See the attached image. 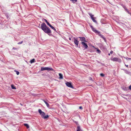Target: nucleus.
<instances>
[{"label":"nucleus","mask_w":131,"mask_h":131,"mask_svg":"<svg viewBox=\"0 0 131 131\" xmlns=\"http://www.w3.org/2000/svg\"><path fill=\"white\" fill-rule=\"evenodd\" d=\"M41 29L46 33H49L51 32V30L48 27L46 26L45 23H42L41 25Z\"/></svg>","instance_id":"f257e3e1"},{"label":"nucleus","mask_w":131,"mask_h":131,"mask_svg":"<svg viewBox=\"0 0 131 131\" xmlns=\"http://www.w3.org/2000/svg\"><path fill=\"white\" fill-rule=\"evenodd\" d=\"M38 112L40 113V115H41V117L44 119H45L48 118L49 116L48 115H46L45 116V113L43 112L40 109H39Z\"/></svg>","instance_id":"f03ea898"},{"label":"nucleus","mask_w":131,"mask_h":131,"mask_svg":"<svg viewBox=\"0 0 131 131\" xmlns=\"http://www.w3.org/2000/svg\"><path fill=\"white\" fill-rule=\"evenodd\" d=\"M111 59L113 61L118 62L119 63H121V60L120 59L116 57L111 58Z\"/></svg>","instance_id":"7ed1b4c3"},{"label":"nucleus","mask_w":131,"mask_h":131,"mask_svg":"<svg viewBox=\"0 0 131 131\" xmlns=\"http://www.w3.org/2000/svg\"><path fill=\"white\" fill-rule=\"evenodd\" d=\"M41 71H43L44 70H47L48 71H53V69L51 68H49L48 67H41Z\"/></svg>","instance_id":"20e7f679"},{"label":"nucleus","mask_w":131,"mask_h":131,"mask_svg":"<svg viewBox=\"0 0 131 131\" xmlns=\"http://www.w3.org/2000/svg\"><path fill=\"white\" fill-rule=\"evenodd\" d=\"M81 44L83 45V46L84 47L85 49H86L88 48V46L86 43L85 42H81Z\"/></svg>","instance_id":"39448f33"},{"label":"nucleus","mask_w":131,"mask_h":131,"mask_svg":"<svg viewBox=\"0 0 131 131\" xmlns=\"http://www.w3.org/2000/svg\"><path fill=\"white\" fill-rule=\"evenodd\" d=\"M66 85L68 87L71 88H73V86L72 85L71 83L67 82L66 83Z\"/></svg>","instance_id":"423d86ee"},{"label":"nucleus","mask_w":131,"mask_h":131,"mask_svg":"<svg viewBox=\"0 0 131 131\" xmlns=\"http://www.w3.org/2000/svg\"><path fill=\"white\" fill-rule=\"evenodd\" d=\"M90 27L92 30L95 33H97L99 32L98 31L96 30L95 28H94L91 25L90 26Z\"/></svg>","instance_id":"0eeeda50"},{"label":"nucleus","mask_w":131,"mask_h":131,"mask_svg":"<svg viewBox=\"0 0 131 131\" xmlns=\"http://www.w3.org/2000/svg\"><path fill=\"white\" fill-rule=\"evenodd\" d=\"M80 39V40L82 41H84V42H87L86 41V39L85 37H79Z\"/></svg>","instance_id":"6e6552de"},{"label":"nucleus","mask_w":131,"mask_h":131,"mask_svg":"<svg viewBox=\"0 0 131 131\" xmlns=\"http://www.w3.org/2000/svg\"><path fill=\"white\" fill-rule=\"evenodd\" d=\"M79 42V41L77 39H76L74 38V42L75 44L77 46V47L78 46Z\"/></svg>","instance_id":"1a4fd4ad"},{"label":"nucleus","mask_w":131,"mask_h":131,"mask_svg":"<svg viewBox=\"0 0 131 131\" xmlns=\"http://www.w3.org/2000/svg\"><path fill=\"white\" fill-rule=\"evenodd\" d=\"M59 78L60 79H61L63 78V75L61 74L60 73H59Z\"/></svg>","instance_id":"9d476101"},{"label":"nucleus","mask_w":131,"mask_h":131,"mask_svg":"<svg viewBox=\"0 0 131 131\" xmlns=\"http://www.w3.org/2000/svg\"><path fill=\"white\" fill-rule=\"evenodd\" d=\"M43 101H44V102L46 104L47 107H49V104L47 102H46V101H45L44 100H43Z\"/></svg>","instance_id":"9b49d317"},{"label":"nucleus","mask_w":131,"mask_h":131,"mask_svg":"<svg viewBox=\"0 0 131 131\" xmlns=\"http://www.w3.org/2000/svg\"><path fill=\"white\" fill-rule=\"evenodd\" d=\"M35 60L34 59H33L32 60H31L30 61V62L32 63L33 62H35Z\"/></svg>","instance_id":"f8f14e48"},{"label":"nucleus","mask_w":131,"mask_h":131,"mask_svg":"<svg viewBox=\"0 0 131 131\" xmlns=\"http://www.w3.org/2000/svg\"><path fill=\"white\" fill-rule=\"evenodd\" d=\"M24 126L27 127V128L28 129L29 128V126L28 124H24Z\"/></svg>","instance_id":"ddd939ff"},{"label":"nucleus","mask_w":131,"mask_h":131,"mask_svg":"<svg viewBox=\"0 0 131 131\" xmlns=\"http://www.w3.org/2000/svg\"><path fill=\"white\" fill-rule=\"evenodd\" d=\"M77 131H80V126H78L77 128Z\"/></svg>","instance_id":"4468645a"},{"label":"nucleus","mask_w":131,"mask_h":131,"mask_svg":"<svg viewBox=\"0 0 131 131\" xmlns=\"http://www.w3.org/2000/svg\"><path fill=\"white\" fill-rule=\"evenodd\" d=\"M89 15L90 16V17L91 18V19L92 18H93L94 17H93L94 15H92V14H91V13H89Z\"/></svg>","instance_id":"2eb2a0df"},{"label":"nucleus","mask_w":131,"mask_h":131,"mask_svg":"<svg viewBox=\"0 0 131 131\" xmlns=\"http://www.w3.org/2000/svg\"><path fill=\"white\" fill-rule=\"evenodd\" d=\"M95 18L94 17L93 18H92V19L93 22H95V23H96L97 21H96L95 19Z\"/></svg>","instance_id":"dca6fc26"},{"label":"nucleus","mask_w":131,"mask_h":131,"mask_svg":"<svg viewBox=\"0 0 131 131\" xmlns=\"http://www.w3.org/2000/svg\"><path fill=\"white\" fill-rule=\"evenodd\" d=\"M70 0L71 1H72V3H75L77 1V0Z\"/></svg>","instance_id":"f3484780"},{"label":"nucleus","mask_w":131,"mask_h":131,"mask_svg":"<svg viewBox=\"0 0 131 131\" xmlns=\"http://www.w3.org/2000/svg\"><path fill=\"white\" fill-rule=\"evenodd\" d=\"M123 7L126 11L128 9L126 8V6L124 5H123Z\"/></svg>","instance_id":"a211bd4d"},{"label":"nucleus","mask_w":131,"mask_h":131,"mask_svg":"<svg viewBox=\"0 0 131 131\" xmlns=\"http://www.w3.org/2000/svg\"><path fill=\"white\" fill-rule=\"evenodd\" d=\"M96 51L97 52L99 53H100L101 52V51L99 49H97Z\"/></svg>","instance_id":"6ab92c4d"},{"label":"nucleus","mask_w":131,"mask_h":131,"mask_svg":"<svg viewBox=\"0 0 131 131\" xmlns=\"http://www.w3.org/2000/svg\"><path fill=\"white\" fill-rule=\"evenodd\" d=\"M11 87H12V89H16L14 87V85H11Z\"/></svg>","instance_id":"aec40b11"},{"label":"nucleus","mask_w":131,"mask_h":131,"mask_svg":"<svg viewBox=\"0 0 131 131\" xmlns=\"http://www.w3.org/2000/svg\"><path fill=\"white\" fill-rule=\"evenodd\" d=\"M23 41H21L17 43V44H21L23 43Z\"/></svg>","instance_id":"412c9836"},{"label":"nucleus","mask_w":131,"mask_h":131,"mask_svg":"<svg viewBox=\"0 0 131 131\" xmlns=\"http://www.w3.org/2000/svg\"><path fill=\"white\" fill-rule=\"evenodd\" d=\"M126 11L127 12V13L128 14H131V13L129 12V10L127 9V10H126Z\"/></svg>","instance_id":"4be33fe9"},{"label":"nucleus","mask_w":131,"mask_h":131,"mask_svg":"<svg viewBox=\"0 0 131 131\" xmlns=\"http://www.w3.org/2000/svg\"><path fill=\"white\" fill-rule=\"evenodd\" d=\"M100 75H101V77H104V75L103 74V73H101L100 74Z\"/></svg>","instance_id":"5701e85b"},{"label":"nucleus","mask_w":131,"mask_h":131,"mask_svg":"<svg viewBox=\"0 0 131 131\" xmlns=\"http://www.w3.org/2000/svg\"><path fill=\"white\" fill-rule=\"evenodd\" d=\"M46 23L49 26H50L51 25L48 22H47Z\"/></svg>","instance_id":"b1692460"},{"label":"nucleus","mask_w":131,"mask_h":131,"mask_svg":"<svg viewBox=\"0 0 131 131\" xmlns=\"http://www.w3.org/2000/svg\"><path fill=\"white\" fill-rule=\"evenodd\" d=\"M16 71V74H17V75H18L19 74V72L18 71Z\"/></svg>","instance_id":"393cba45"},{"label":"nucleus","mask_w":131,"mask_h":131,"mask_svg":"<svg viewBox=\"0 0 131 131\" xmlns=\"http://www.w3.org/2000/svg\"><path fill=\"white\" fill-rule=\"evenodd\" d=\"M49 27H50L52 29H54V27L52 26L51 25Z\"/></svg>","instance_id":"a878e982"},{"label":"nucleus","mask_w":131,"mask_h":131,"mask_svg":"<svg viewBox=\"0 0 131 131\" xmlns=\"http://www.w3.org/2000/svg\"><path fill=\"white\" fill-rule=\"evenodd\" d=\"M43 20H45V21L47 23L48 21H47V20L45 19H43Z\"/></svg>","instance_id":"bb28decb"},{"label":"nucleus","mask_w":131,"mask_h":131,"mask_svg":"<svg viewBox=\"0 0 131 131\" xmlns=\"http://www.w3.org/2000/svg\"><path fill=\"white\" fill-rule=\"evenodd\" d=\"M129 90H131V85H130L129 86Z\"/></svg>","instance_id":"cd10ccee"},{"label":"nucleus","mask_w":131,"mask_h":131,"mask_svg":"<svg viewBox=\"0 0 131 131\" xmlns=\"http://www.w3.org/2000/svg\"><path fill=\"white\" fill-rule=\"evenodd\" d=\"M126 59L127 60H130V59H131V58H126Z\"/></svg>","instance_id":"c85d7f7f"},{"label":"nucleus","mask_w":131,"mask_h":131,"mask_svg":"<svg viewBox=\"0 0 131 131\" xmlns=\"http://www.w3.org/2000/svg\"><path fill=\"white\" fill-rule=\"evenodd\" d=\"M113 51H111L110 52V53H111V54H112L113 53Z\"/></svg>","instance_id":"c756f323"},{"label":"nucleus","mask_w":131,"mask_h":131,"mask_svg":"<svg viewBox=\"0 0 131 131\" xmlns=\"http://www.w3.org/2000/svg\"><path fill=\"white\" fill-rule=\"evenodd\" d=\"M13 49L14 50H15L17 49V48H15V47H13Z\"/></svg>","instance_id":"7c9ffc66"},{"label":"nucleus","mask_w":131,"mask_h":131,"mask_svg":"<svg viewBox=\"0 0 131 131\" xmlns=\"http://www.w3.org/2000/svg\"><path fill=\"white\" fill-rule=\"evenodd\" d=\"M79 108L80 109H82V108L81 106H80L79 107Z\"/></svg>","instance_id":"2f4dec72"},{"label":"nucleus","mask_w":131,"mask_h":131,"mask_svg":"<svg viewBox=\"0 0 131 131\" xmlns=\"http://www.w3.org/2000/svg\"><path fill=\"white\" fill-rule=\"evenodd\" d=\"M54 29H52L53 30H54L55 31H56V29H55V28H54Z\"/></svg>","instance_id":"473e14b6"},{"label":"nucleus","mask_w":131,"mask_h":131,"mask_svg":"<svg viewBox=\"0 0 131 131\" xmlns=\"http://www.w3.org/2000/svg\"><path fill=\"white\" fill-rule=\"evenodd\" d=\"M125 66L126 67H128V65H126V64H125Z\"/></svg>","instance_id":"72a5a7b5"},{"label":"nucleus","mask_w":131,"mask_h":131,"mask_svg":"<svg viewBox=\"0 0 131 131\" xmlns=\"http://www.w3.org/2000/svg\"><path fill=\"white\" fill-rule=\"evenodd\" d=\"M69 39L70 40H71V38H69Z\"/></svg>","instance_id":"f704fd0d"},{"label":"nucleus","mask_w":131,"mask_h":131,"mask_svg":"<svg viewBox=\"0 0 131 131\" xmlns=\"http://www.w3.org/2000/svg\"><path fill=\"white\" fill-rule=\"evenodd\" d=\"M108 55L109 56H110V53H108Z\"/></svg>","instance_id":"c9c22d12"}]
</instances>
